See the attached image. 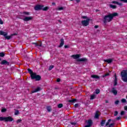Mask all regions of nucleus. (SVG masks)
Listing matches in <instances>:
<instances>
[{"label":"nucleus","instance_id":"f257e3e1","mask_svg":"<svg viewBox=\"0 0 127 127\" xmlns=\"http://www.w3.org/2000/svg\"><path fill=\"white\" fill-rule=\"evenodd\" d=\"M118 14L117 12H114L113 13H109L108 15L104 16V23L106 22H111L114 19V17L118 16Z\"/></svg>","mask_w":127,"mask_h":127},{"label":"nucleus","instance_id":"f03ea898","mask_svg":"<svg viewBox=\"0 0 127 127\" xmlns=\"http://www.w3.org/2000/svg\"><path fill=\"white\" fill-rule=\"evenodd\" d=\"M81 55L80 54H76V55H72L71 56L72 58H74V59H77L76 61L77 62H87L88 60L86 58H81Z\"/></svg>","mask_w":127,"mask_h":127},{"label":"nucleus","instance_id":"7ed1b4c3","mask_svg":"<svg viewBox=\"0 0 127 127\" xmlns=\"http://www.w3.org/2000/svg\"><path fill=\"white\" fill-rule=\"evenodd\" d=\"M122 80L124 82H127V70H123L121 73Z\"/></svg>","mask_w":127,"mask_h":127},{"label":"nucleus","instance_id":"20e7f679","mask_svg":"<svg viewBox=\"0 0 127 127\" xmlns=\"http://www.w3.org/2000/svg\"><path fill=\"white\" fill-rule=\"evenodd\" d=\"M0 35H3L5 39H7V40H9V39L12 38V35L7 36V33L2 31H0Z\"/></svg>","mask_w":127,"mask_h":127},{"label":"nucleus","instance_id":"39448f33","mask_svg":"<svg viewBox=\"0 0 127 127\" xmlns=\"http://www.w3.org/2000/svg\"><path fill=\"white\" fill-rule=\"evenodd\" d=\"M32 80H35L36 81H40L41 80V76L40 75H37L36 73L32 74L31 77Z\"/></svg>","mask_w":127,"mask_h":127},{"label":"nucleus","instance_id":"423d86ee","mask_svg":"<svg viewBox=\"0 0 127 127\" xmlns=\"http://www.w3.org/2000/svg\"><path fill=\"white\" fill-rule=\"evenodd\" d=\"M90 20L91 19L88 18L86 20H84L81 21V24L83 26H88L89 23H90Z\"/></svg>","mask_w":127,"mask_h":127},{"label":"nucleus","instance_id":"0eeeda50","mask_svg":"<svg viewBox=\"0 0 127 127\" xmlns=\"http://www.w3.org/2000/svg\"><path fill=\"white\" fill-rule=\"evenodd\" d=\"M43 7H44L43 5L38 4L34 7V9L35 10H41Z\"/></svg>","mask_w":127,"mask_h":127},{"label":"nucleus","instance_id":"6e6552de","mask_svg":"<svg viewBox=\"0 0 127 127\" xmlns=\"http://www.w3.org/2000/svg\"><path fill=\"white\" fill-rule=\"evenodd\" d=\"M33 19V17L32 16H26L23 19L24 21H29L30 20H32Z\"/></svg>","mask_w":127,"mask_h":127},{"label":"nucleus","instance_id":"1a4fd4ad","mask_svg":"<svg viewBox=\"0 0 127 127\" xmlns=\"http://www.w3.org/2000/svg\"><path fill=\"white\" fill-rule=\"evenodd\" d=\"M12 121H13V118L10 116L5 117V122H12Z\"/></svg>","mask_w":127,"mask_h":127},{"label":"nucleus","instance_id":"9d476101","mask_svg":"<svg viewBox=\"0 0 127 127\" xmlns=\"http://www.w3.org/2000/svg\"><path fill=\"white\" fill-rule=\"evenodd\" d=\"M116 121V119L112 120L111 119H109L108 122L106 124V126L108 127V126H109V125H110V123H111V122H112L113 124H115Z\"/></svg>","mask_w":127,"mask_h":127},{"label":"nucleus","instance_id":"9b49d317","mask_svg":"<svg viewBox=\"0 0 127 127\" xmlns=\"http://www.w3.org/2000/svg\"><path fill=\"white\" fill-rule=\"evenodd\" d=\"M0 64L1 65H7L8 66L9 65V63L7 61H5L4 60H2Z\"/></svg>","mask_w":127,"mask_h":127},{"label":"nucleus","instance_id":"f8f14e48","mask_svg":"<svg viewBox=\"0 0 127 127\" xmlns=\"http://www.w3.org/2000/svg\"><path fill=\"white\" fill-rule=\"evenodd\" d=\"M111 93H113V94H114V95H115V96H116V95H118V91H117V90H116L115 87L112 88Z\"/></svg>","mask_w":127,"mask_h":127},{"label":"nucleus","instance_id":"ddd939ff","mask_svg":"<svg viewBox=\"0 0 127 127\" xmlns=\"http://www.w3.org/2000/svg\"><path fill=\"white\" fill-rule=\"evenodd\" d=\"M61 43L60 44V45L59 46V47L61 48L63 45H64V39L62 38L61 39Z\"/></svg>","mask_w":127,"mask_h":127},{"label":"nucleus","instance_id":"4468645a","mask_svg":"<svg viewBox=\"0 0 127 127\" xmlns=\"http://www.w3.org/2000/svg\"><path fill=\"white\" fill-rule=\"evenodd\" d=\"M104 62H106L107 63H108V64H110L113 62V59H109L107 60H104Z\"/></svg>","mask_w":127,"mask_h":127},{"label":"nucleus","instance_id":"2eb2a0df","mask_svg":"<svg viewBox=\"0 0 127 127\" xmlns=\"http://www.w3.org/2000/svg\"><path fill=\"white\" fill-rule=\"evenodd\" d=\"M100 117V111H97L95 113V117L94 118L95 119H98Z\"/></svg>","mask_w":127,"mask_h":127},{"label":"nucleus","instance_id":"dca6fc26","mask_svg":"<svg viewBox=\"0 0 127 127\" xmlns=\"http://www.w3.org/2000/svg\"><path fill=\"white\" fill-rule=\"evenodd\" d=\"M41 90V88L40 87H37L36 89L32 91V93H37V92H39Z\"/></svg>","mask_w":127,"mask_h":127},{"label":"nucleus","instance_id":"f3484780","mask_svg":"<svg viewBox=\"0 0 127 127\" xmlns=\"http://www.w3.org/2000/svg\"><path fill=\"white\" fill-rule=\"evenodd\" d=\"M27 70H28V73H29V74H30V75H31V77H32V75L33 74H35V72H33L32 70H31L30 68H28Z\"/></svg>","mask_w":127,"mask_h":127},{"label":"nucleus","instance_id":"a211bd4d","mask_svg":"<svg viewBox=\"0 0 127 127\" xmlns=\"http://www.w3.org/2000/svg\"><path fill=\"white\" fill-rule=\"evenodd\" d=\"M117 85H118V78H117V75L115 74L114 86H117Z\"/></svg>","mask_w":127,"mask_h":127},{"label":"nucleus","instance_id":"6ab92c4d","mask_svg":"<svg viewBox=\"0 0 127 127\" xmlns=\"http://www.w3.org/2000/svg\"><path fill=\"white\" fill-rule=\"evenodd\" d=\"M91 77L93 78V79H98V80H100V76L97 75H91Z\"/></svg>","mask_w":127,"mask_h":127},{"label":"nucleus","instance_id":"aec40b11","mask_svg":"<svg viewBox=\"0 0 127 127\" xmlns=\"http://www.w3.org/2000/svg\"><path fill=\"white\" fill-rule=\"evenodd\" d=\"M105 124H106V120H102L100 123L101 127H104V126H105Z\"/></svg>","mask_w":127,"mask_h":127},{"label":"nucleus","instance_id":"412c9836","mask_svg":"<svg viewBox=\"0 0 127 127\" xmlns=\"http://www.w3.org/2000/svg\"><path fill=\"white\" fill-rule=\"evenodd\" d=\"M32 44L34 45L36 47H37V46H39L40 47H41V46H42V44H40L39 45L37 43H32Z\"/></svg>","mask_w":127,"mask_h":127},{"label":"nucleus","instance_id":"4be33fe9","mask_svg":"<svg viewBox=\"0 0 127 127\" xmlns=\"http://www.w3.org/2000/svg\"><path fill=\"white\" fill-rule=\"evenodd\" d=\"M113 3H115L116 4H118V5H123V4L122 3H119V2L117 1H112Z\"/></svg>","mask_w":127,"mask_h":127},{"label":"nucleus","instance_id":"5701e85b","mask_svg":"<svg viewBox=\"0 0 127 127\" xmlns=\"http://www.w3.org/2000/svg\"><path fill=\"white\" fill-rule=\"evenodd\" d=\"M48 9H49V7L48 6H46L45 7H43L42 10H43L44 11H47V10H48Z\"/></svg>","mask_w":127,"mask_h":127},{"label":"nucleus","instance_id":"b1692460","mask_svg":"<svg viewBox=\"0 0 127 127\" xmlns=\"http://www.w3.org/2000/svg\"><path fill=\"white\" fill-rule=\"evenodd\" d=\"M95 98H96L95 94H92L90 96V100H94V99H95Z\"/></svg>","mask_w":127,"mask_h":127},{"label":"nucleus","instance_id":"393cba45","mask_svg":"<svg viewBox=\"0 0 127 127\" xmlns=\"http://www.w3.org/2000/svg\"><path fill=\"white\" fill-rule=\"evenodd\" d=\"M92 120H89L87 122V124L89 125V126H90L91 127H92Z\"/></svg>","mask_w":127,"mask_h":127},{"label":"nucleus","instance_id":"a878e982","mask_svg":"<svg viewBox=\"0 0 127 127\" xmlns=\"http://www.w3.org/2000/svg\"><path fill=\"white\" fill-rule=\"evenodd\" d=\"M47 110L49 112H51V111H52V109H51V107L50 106L47 107Z\"/></svg>","mask_w":127,"mask_h":127},{"label":"nucleus","instance_id":"bb28decb","mask_svg":"<svg viewBox=\"0 0 127 127\" xmlns=\"http://www.w3.org/2000/svg\"><path fill=\"white\" fill-rule=\"evenodd\" d=\"M76 100L74 99L72 100H68L69 103H75L76 102Z\"/></svg>","mask_w":127,"mask_h":127},{"label":"nucleus","instance_id":"cd10ccee","mask_svg":"<svg viewBox=\"0 0 127 127\" xmlns=\"http://www.w3.org/2000/svg\"><path fill=\"white\" fill-rule=\"evenodd\" d=\"M110 7L115 9V8H117V6L116 5L110 4Z\"/></svg>","mask_w":127,"mask_h":127},{"label":"nucleus","instance_id":"c85d7f7f","mask_svg":"<svg viewBox=\"0 0 127 127\" xmlns=\"http://www.w3.org/2000/svg\"><path fill=\"white\" fill-rule=\"evenodd\" d=\"M5 56V54H4V53H3V52L0 53V57H4Z\"/></svg>","mask_w":127,"mask_h":127},{"label":"nucleus","instance_id":"c756f323","mask_svg":"<svg viewBox=\"0 0 127 127\" xmlns=\"http://www.w3.org/2000/svg\"><path fill=\"white\" fill-rule=\"evenodd\" d=\"M58 108H59V109H61V108H63V104H59L58 105Z\"/></svg>","mask_w":127,"mask_h":127},{"label":"nucleus","instance_id":"7c9ffc66","mask_svg":"<svg viewBox=\"0 0 127 127\" xmlns=\"http://www.w3.org/2000/svg\"><path fill=\"white\" fill-rule=\"evenodd\" d=\"M0 121L1 122H2L3 121H4L5 122V117H0Z\"/></svg>","mask_w":127,"mask_h":127},{"label":"nucleus","instance_id":"2f4dec72","mask_svg":"<svg viewBox=\"0 0 127 127\" xmlns=\"http://www.w3.org/2000/svg\"><path fill=\"white\" fill-rule=\"evenodd\" d=\"M14 115H19V111H18V110H15Z\"/></svg>","mask_w":127,"mask_h":127},{"label":"nucleus","instance_id":"473e14b6","mask_svg":"<svg viewBox=\"0 0 127 127\" xmlns=\"http://www.w3.org/2000/svg\"><path fill=\"white\" fill-rule=\"evenodd\" d=\"M108 76H110V73H107L105 74L104 75H103L102 77L103 78H105V77H108Z\"/></svg>","mask_w":127,"mask_h":127},{"label":"nucleus","instance_id":"72a5a7b5","mask_svg":"<svg viewBox=\"0 0 127 127\" xmlns=\"http://www.w3.org/2000/svg\"><path fill=\"white\" fill-rule=\"evenodd\" d=\"M53 68H54V65H51L49 66V71H51V69Z\"/></svg>","mask_w":127,"mask_h":127},{"label":"nucleus","instance_id":"f704fd0d","mask_svg":"<svg viewBox=\"0 0 127 127\" xmlns=\"http://www.w3.org/2000/svg\"><path fill=\"white\" fill-rule=\"evenodd\" d=\"M6 111H7L6 109H5V108H2V109H1V112L2 113H5V112H6Z\"/></svg>","mask_w":127,"mask_h":127},{"label":"nucleus","instance_id":"c9c22d12","mask_svg":"<svg viewBox=\"0 0 127 127\" xmlns=\"http://www.w3.org/2000/svg\"><path fill=\"white\" fill-rule=\"evenodd\" d=\"M119 115V112L117 111L114 112V117H117Z\"/></svg>","mask_w":127,"mask_h":127},{"label":"nucleus","instance_id":"e433bc0d","mask_svg":"<svg viewBox=\"0 0 127 127\" xmlns=\"http://www.w3.org/2000/svg\"><path fill=\"white\" fill-rule=\"evenodd\" d=\"M23 13L24 14H25L26 15H29V14H30V13H29V12H23Z\"/></svg>","mask_w":127,"mask_h":127},{"label":"nucleus","instance_id":"4c0bfd02","mask_svg":"<svg viewBox=\"0 0 127 127\" xmlns=\"http://www.w3.org/2000/svg\"><path fill=\"white\" fill-rule=\"evenodd\" d=\"M115 126V123H112L109 125L108 127H114Z\"/></svg>","mask_w":127,"mask_h":127},{"label":"nucleus","instance_id":"58836bf2","mask_svg":"<svg viewBox=\"0 0 127 127\" xmlns=\"http://www.w3.org/2000/svg\"><path fill=\"white\" fill-rule=\"evenodd\" d=\"M58 9V10H63V9H64V7H60Z\"/></svg>","mask_w":127,"mask_h":127},{"label":"nucleus","instance_id":"ea45409f","mask_svg":"<svg viewBox=\"0 0 127 127\" xmlns=\"http://www.w3.org/2000/svg\"><path fill=\"white\" fill-rule=\"evenodd\" d=\"M81 18H83V19H88V17L86 16H82Z\"/></svg>","mask_w":127,"mask_h":127},{"label":"nucleus","instance_id":"a19ab883","mask_svg":"<svg viewBox=\"0 0 127 127\" xmlns=\"http://www.w3.org/2000/svg\"><path fill=\"white\" fill-rule=\"evenodd\" d=\"M96 94H100V90L98 89H96Z\"/></svg>","mask_w":127,"mask_h":127},{"label":"nucleus","instance_id":"79ce46f5","mask_svg":"<svg viewBox=\"0 0 127 127\" xmlns=\"http://www.w3.org/2000/svg\"><path fill=\"white\" fill-rule=\"evenodd\" d=\"M21 122H22V120H21V119H19L17 120L16 123L17 124H19V123H21Z\"/></svg>","mask_w":127,"mask_h":127},{"label":"nucleus","instance_id":"37998d69","mask_svg":"<svg viewBox=\"0 0 127 127\" xmlns=\"http://www.w3.org/2000/svg\"><path fill=\"white\" fill-rule=\"evenodd\" d=\"M121 119H122V118L121 117H117L115 120L116 121H120V120H121Z\"/></svg>","mask_w":127,"mask_h":127},{"label":"nucleus","instance_id":"c03bdc74","mask_svg":"<svg viewBox=\"0 0 127 127\" xmlns=\"http://www.w3.org/2000/svg\"><path fill=\"white\" fill-rule=\"evenodd\" d=\"M125 111H121V113H120V115H121V116H124V115H125Z\"/></svg>","mask_w":127,"mask_h":127},{"label":"nucleus","instance_id":"a18cd8bd","mask_svg":"<svg viewBox=\"0 0 127 127\" xmlns=\"http://www.w3.org/2000/svg\"><path fill=\"white\" fill-rule=\"evenodd\" d=\"M122 102L124 103H126L127 102V100H126L125 99H122Z\"/></svg>","mask_w":127,"mask_h":127},{"label":"nucleus","instance_id":"49530a36","mask_svg":"<svg viewBox=\"0 0 127 127\" xmlns=\"http://www.w3.org/2000/svg\"><path fill=\"white\" fill-rule=\"evenodd\" d=\"M119 103H120V101L117 100L115 101V105H119Z\"/></svg>","mask_w":127,"mask_h":127},{"label":"nucleus","instance_id":"de8ad7c7","mask_svg":"<svg viewBox=\"0 0 127 127\" xmlns=\"http://www.w3.org/2000/svg\"><path fill=\"white\" fill-rule=\"evenodd\" d=\"M70 124H71V125H72V126H76V125H77V123H73V122H71Z\"/></svg>","mask_w":127,"mask_h":127},{"label":"nucleus","instance_id":"09e8293b","mask_svg":"<svg viewBox=\"0 0 127 127\" xmlns=\"http://www.w3.org/2000/svg\"><path fill=\"white\" fill-rule=\"evenodd\" d=\"M0 24H3V21L0 18Z\"/></svg>","mask_w":127,"mask_h":127},{"label":"nucleus","instance_id":"8fccbe9b","mask_svg":"<svg viewBox=\"0 0 127 127\" xmlns=\"http://www.w3.org/2000/svg\"><path fill=\"white\" fill-rule=\"evenodd\" d=\"M121 1L127 3V0H121Z\"/></svg>","mask_w":127,"mask_h":127},{"label":"nucleus","instance_id":"3c124183","mask_svg":"<svg viewBox=\"0 0 127 127\" xmlns=\"http://www.w3.org/2000/svg\"><path fill=\"white\" fill-rule=\"evenodd\" d=\"M71 0V1H73L74 0ZM76 2H77V3L80 2V1H81V0H75Z\"/></svg>","mask_w":127,"mask_h":127},{"label":"nucleus","instance_id":"603ef678","mask_svg":"<svg viewBox=\"0 0 127 127\" xmlns=\"http://www.w3.org/2000/svg\"><path fill=\"white\" fill-rule=\"evenodd\" d=\"M78 106H79V104H75L74 105L75 108H78Z\"/></svg>","mask_w":127,"mask_h":127},{"label":"nucleus","instance_id":"864d4df0","mask_svg":"<svg viewBox=\"0 0 127 127\" xmlns=\"http://www.w3.org/2000/svg\"><path fill=\"white\" fill-rule=\"evenodd\" d=\"M60 81H61V80L60 79V78H58L57 79V82H60Z\"/></svg>","mask_w":127,"mask_h":127},{"label":"nucleus","instance_id":"5fc2aeb1","mask_svg":"<svg viewBox=\"0 0 127 127\" xmlns=\"http://www.w3.org/2000/svg\"><path fill=\"white\" fill-rule=\"evenodd\" d=\"M11 35H12V36H14V35H17V34H16V33H14V34H11Z\"/></svg>","mask_w":127,"mask_h":127},{"label":"nucleus","instance_id":"6e6d98bb","mask_svg":"<svg viewBox=\"0 0 127 127\" xmlns=\"http://www.w3.org/2000/svg\"><path fill=\"white\" fill-rule=\"evenodd\" d=\"M69 46H67V45H65L64 46V48H69Z\"/></svg>","mask_w":127,"mask_h":127},{"label":"nucleus","instance_id":"4d7b16f0","mask_svg":"<svg viewBox=\"0 0 127 127\" xmlns=\"http://www.w3.org/2000/svg\"><path fill=\"white\" fill-rule=\"evenodd\" d=\"M124 109L125 110V111H127V106H125Z\"/></svg>","mask_w":127,"mask_h":127},{"label":"nucleus","instance_id":"13d9d810","mask_svg":"<svg viewBox=\"0 0 127 127\" xmlns=\"http://www.w3.org/2000/svg\"><path fill=\"white\" fill-rule=\"evenodd\" d=\"M52 4V5H56V3L55 2H53Z\"/></svg>","mask_w":127,"mask_h":127},{"label":"nucleus","instance_id":"bf43d9fd","mask_svg":"<svg viewBox=\"0 0 127 127\" xmlns=\"http://www.w3.org/2000/svg\"><path fill=\"white\" fill-rule=\"evenodd\" d=\"M94 28H99V26H98V25H95V26H94Z\"/></svg>","mask_w":127,"mask_h":127},{"label":"nucleus","instance_id":"052dcab7","mask_svg":"<svg viewBox=\"0 0 127 127\" xmlns=\"http://www.w3.org/2000/svg\"><path fill=\"white\" fill-rule=\"evenodd\" d=\"M84 127H91V126L87 125H86Z\"/></svg>","mask_w":127,"mask_h":127},{"label":"nucleus","instance_id":"680f3d73","mask_svg":"<svg viewBox=\"0 0 127 127\" xmlns=\"http://www.w3.org/2000/svg\"><path fill=\"white\" fill-rule=\"evenodd\" d=\"M58 21L60 22V23H62V22L60 20H59Z\"/></svg>","mask_w":127,"mask_h":127},{"label":"nucleus","instance_id":"e2e57ef3","mask_svg":"<svg viewBox=\"0 0 127 127\" xmlns=\"http://www.w3.org/2000/svg\"><path fill=\"white\" fill-rule=\"evenodd\" d=\"M105 103H106V104H108V103H109V101L108 100H106Z\"/></svg>","mask_w":127,"mask_h":127},{"label":"nucleus","instance_id":"0e129e2a","mask_svg":"<svg viewBox=\"0 0 127 127\" xmlns=\"http://www.w3.org/2000/svg\"><path fill=\"white\" fill-rule=\"evenodd\" d=\"M0 61H1V59L0 58Z\"/></svg>","mask_w":127,"mask_h":127},{"label":"nucleus","instance_id":"69168bd1","mask_svg":"<svg viewBox=\"0 0 127 127\" xmlns=\"http://www.w3.org/2000/svg\"><path fill=\"white\" fill-rule=\"evenodd\" d=\"M96 11H99V10H96Z\"/></svg>","mask_w":127,"mask_h":127},{"label":"nucleus","instance_id":"338daca9","mask_svg":"<svg viewBox=\"0 0 127 127\" xmlns=\"http://www.w3.org/2000/svg\"><path fill=\"white\" fill-rule=\"evenodd\" d=\"M126 99H127V96H126Z\"/></svg>","mask_w":127,"mask_h":127}]
</instances>
